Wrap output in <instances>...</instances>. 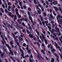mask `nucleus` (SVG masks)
<instances>
[{"instance_id": "1", "label": "nucleus", "mask_w": 62, "mask_h": 62, "mask_svg": "<svg viewBox=\"0 0 62 62\" xmlns=\"http://www.w3.org/2000/svg\"><path fill=\"white\" fill-rule=\"evenodd\" d=\"M56 26V27H54V28L55 29H56V31H57V33H59L60 32V30L57 27V26L56 25V23H54L53 24V25L52 26L53 28H54V27Z\"/></svg>"}, {"instance_id": "2", "label": "nucleus", "mask_w": 62, "mask_h": 62, "mask_svg": "<svg viewBox=\"0 0 62 62\" xmlns=\"http://www.w3.org/2000/svg\"><path fill=\"white\" fill-rule=\"evenodd\" d=\"M6 46H7V47H8V48L9 51H10H10H11V47L10 46H9V45H8L7 44H6Z\"/></svg>"}, {"instance_id": "3", "label": "nucleus", "mask_w": 62, "mask_h": 62, "mask_svg": "<svg viewBox=\"0 0 62 62\" xmlns=\"http://www.w3.org/2000/svg\"><path fill=\"white\" fill-rule=\"evenodd\" d=\"M28 25L29 26H30L29 27V29L30 32H32V31H32V27H31V26H30V24H29L28 23Z\"/></svg>"}, {"instance_id": "4", "label": "nucleus", "mask_w": 62, "mask_h": 62, "mask_svg": "<svg viewBox=\"0 0 62 62\" xmlns=\"http://www.w3.org/2000/svg\"><path fill=\"white\" fill-rule=\"evenodd\" d=\"M20 50L21 52L22 53V54H21V56L22 57L23 56H24V53H23V50H22V49L21 48L20 49Z\"/></svg>"}, {"instance_id": "5", "label": "nucleus", "mask_w": 62, "mask_h": 62, "mask_svg": "<svg viewBox=\"0 0 62 62\" xmlns=\"http://www.w3.org/2000/svg\"><path fill=\"white\" fill-rule=\"evenodd\" d=\"M36 31L38 35V36H39V31H38V30L37 29H36Z\"/></svg>"}, {"instance_id": "6", "label": "nucleus", "mask_w": 62, "mask_h": 62, "mask_svg": "<svg viewBox=\"0 0 62 62\" xmlns=\"http://www.w3.org/2000/svg\"><path fill=\"white\" fill-rule=\"evenodd\" d=\"M59 10L60 11L61 14H62V8H61V7H59Z\"/></svg>"}, {"instance_id": "7", "label": "nucleus", "mask_w": 62, "mask_h": 62, "mask_svg": "<svg viewBox=\"0 0 62 62\" xmlns=\"http://www.w3.org/2000/svg\"><path fill=\"white\" fill-rule=\"evenodd\" d=\"M48 28H49V31H50V32H52V31H51V29H52V28L51 27L49 26H48Z\"/></svg>"}, {"instance_id": "8", "label": "nucleus", "mask_w": 62, "mask_h": 62, "mask_svg": "<svg viewBox=\"0 0 62 62\" xmlns=\"http://www.w3.org/2000/svg\"><path fill=\"white\" fill-rule=\"evenodd\" d=\"M39 18H41V21H44V20L42 18V16H41V15H40L39 16Z\"/></svg>"}, {"instance_id": "9", "label": "nucleus", "mask_w": 62, "mask_h": 62, "mask_svg": "<svg viewBox=\"0 0 62 62\" xmlns=\"http://www.w3.org/2000/svg\"><path fill=\"white\" fill-rule=\"evenodd\" d=\"M29 36L31 39H32V38H34L33 36L32 35H31V34H29Z\"/></svg>"}, {"instance_id": "10", "label": "nucleus", "mask_w": 62, "mask_h": 62, "mask_svg": "<svg viewBox=\"0 0 62 62\" xmlns=\"http://www.w3.org/2000/svg\"><path fill=\"white\" fill-rule=\"evenodd\" d=\"M28 14L29 15V18L32 17H31V15H30V13L29 12H28Z\"/></svg>"}, {"instance_id": "11", "label": "nucleus", "mask_w": 62, "mask_h": 62, "mask_svg": "<svg viewBox=\"0 0 62 62\" xmlns=\"http://www.w3.org/2000/svg\"><path fill=\"white\" fill-rule=\"evenodd\" d=\"M14 18H15L14 19V21H15V20H17V16L16 15H15Z\"/></svg>"}, {"instance_id": "12", "label": "nucleus", "mask_w": 62, "mask_h": 62, "mask_svg": "<svg viewBox=\"0 0 62 62\" xmlns=\"http://www.w3.org/2000/svg\"><path fill=\"white\" fill-rule=\"evenodd\" d=\"M22 32L23 33H24L25 32V33H26V31H25V29L22 30Z\"/></svg>"}, {"instance_id": "13", "label": "nucleus", "mask_w": 62, "mask_h": 62, "mask_svg": "<svg viewBox=\"0 0 62 62\" xmlns=\"http://www.w3.org/2000/svg\"><path fill=\"white\" fill-rule=\"evenodd\" d=\"M29 19L31 21V22L33 23V19H32V17H30L29 18Z\"/></svg>"}, {"instance_id": "14", "label": "nucleus", "mask_w": 62, "mask_h": 62, "mask_svg": "<svg viewBox=\"0 0 62 62\" xmlns=\"http://www.w3.org/2000/svg\"><path fill=\"white\" fill-rule=\"evenodd\" d=\"M18 39H20L21 41H22V40H23V39L22 38L20 37H18Z\"/></svg>"}, {"instance_id": "15", "label": "nucleus", "mask_w": 62, "mask_h": 62, "mask_svg": "<svg viewBox=\"0 0 62 62\" xmlns=\"http://www.w3.org/2000/svg\"><path fill=\"white\" fill-rule=\"evenodd\" d=\"M26 31L27 33L28 34H31V32L29 31V30H26Z\"/></svg>"}, {"instance_id": "16", "label": "nucleus", "mask_w": 62, "mask_h": 62, "mask_svg": "<svg viewBox=\"0 0 62 62\" xmlns=\"http://www.w3.org/2000/svg\"><path fill=\"white\" fill-rule=\"evenodd\" d=\"M10 53H11V55L13 56L14 55V54H13V52L12 51H10Z\"/></svg>"}, {"instance_id": "17", "label": "nucleus", "mask_w": 62, "mask_h": 62, "mask_svg": "<svg viewBox=\"0 0 62 62\" xmlns=\"http://www.w3.org/2000/svg\"><path fill=\"white\" fill-rule=\"evenodd\" d=\"M11 15H12V13L11 12H10L9 14H8V15L10 17L11 16Z\"/></svg>"}, {"instance_id": "18", "label": "nucleus", "mask_w": 62, "mask_h": 62, "mask_svg": "<svg viewBox=\"0 0 62 62\" xmlns=\"http://www.w3.org/2000/svg\"><path fill=\"white\" fill-rule=\"evenodd\" d=\"M52 60L51 61V62H54V59L53 58H52Z\"/></svg>"}, {"instance_id": "19", "label": "nucleus", "mask_w": 62, "mask_h": 62, "mask_svg": "<svg viewBox=\"0 0 62 62\" xmlns=\"http://www.w3.org/2000/svg\"><path fill=\"white\" fill-rule=\"evenodd\" d=\"M28 10L29 11H31V10H32V9L30 8H28Z\"/></svg>"}, {"instance_id": "20", "label": "nucleus", "mask_w": 62, "mask_h": 62, "mask_svg": "<svg viewBox=\"0 0 62 62\" xmlns=\"http://www.w3.org/2000/svg\"><path fill=\"white\" fill-rule=\"evenodd\" d=\"M37 12H38L39 14H41V12H40L39 10H37Z\"/></svg>"}, {"instance_id": "21", "label": "nucleus", "mask_w": 62, "mask_h": 62, "mask_svg": "<svg viewBox=\"0 0 62 62\" xmlns=\"http://www.w3.org/2000/svg\"><path fill=\"white\" fill-rule=\"evenodd\" d=\"M5 11L6 13H9V12H8V10L7 9H5Z\"/></svg>"}, {"instance_id": "22", "label": "nucleus", "mask_w": 62, "mask_h": 62, "mask_svg": "<svg viewBox=\"0 0 62 62\" xmlns=\"http://www.w3.org/2000/svg\"><path fill=\"white\" fill-rule=\"evenodd\" d=\"M15 10L16 12V13L18 12V9H17V8H16L15 9Z\"/></svg>"}, {"instance_id": "23", "label": "nucleus", "mask_w": 62, "mask_h": 62, "mask_svg": "<svg viewBox=\"0 0 62 62\" xmlns=\"http://www.w3.org/2000/svg\"><path fill=\"white\" fill-rule=\"evenodd\" d=\"M26 44H25V43H24L23 44V47H26Z\"/></svg>"}, {"instance_id": "24", "label": "nucleus", "mask_w": 62, "mask_h": 62, "mask_svg": "<svg viewBox=\"0 0 62 62\" xmlns=\"http://www.w3.org/2000/svg\"><path fill=\"white\" fill-rule=\"evenodd\" d=\"M45 41V43L46 45H47V44H48V42H47V40H46Z\"/></svg>"}, {"instance_id": "25", "label": "nucleus", "mask_w": 62, "mask_h": 62, "mask_svg": "<svg viewBox=\"0 0 62 62\" xmlns=\"http://www.w3.org/2000/svg\"><path fill=\"white\" fill-rule=\"evenodd\" d=\"M41 8L42 11H44V8H43V6H42V7Z\"/></svg>"}, {"instance_id": "26", "label": "nucleus", "mask_w": 62, "mask_h": 62, "mask_svg": "<svg viewBox=\"0 0 62 62\" xmlns=\"http://www.w3.org/2000/svg\"><path fill=\"white\" fill-rule=\"evenodd\" d=\"M31 16L32 17H34V16H33V13H32V12L31 11Z\"/></svg>"}, {"instance_id": "27", "label": "nucleus", "mask_w": 62, "mask_h": 62, "mask_svg": "<svg viewBox=\"0 0 62 62\" xmlns=\"http://www.w3.org/2000/svg\"><path fill=\"white\" fill-rule=\"evenodd\" d=\"M1 42L2 44H3V45L4 46H5V44L4 43V42H3V40H1Z\"/></svg>"}, {"instance_id": "28", "label": "nucleus", "mask_w": 62, "mask_h": 62, "mask_svg": "<svg viewBox=\"0 0 62 62\" xmlns=\"http://www.w3.org/2000/svg\"><path fill=\"white\" fill-rule=\"evenodd\" d=\"M2 6L4 8H5V6L4 4H2Z\"/></svg>"}, {"instance_id": "29", "label": "nucleus", "mask_w": 62, "mask_h": 62, "mask_svg": "<svg viewBox=\"0 0 62 62\" xmlns=\"http://www.w3.org/2000/svg\"><path fill=\"white\" fill-rule=\"evenodd\" d=\"M45 23H44V22L42 21V24H43V25H45Z\"/></svg>"}, {"instance_id": "30", "label": "nucleus", "mask_w": 62, "mask_h": 62, "mask_svg": "<svg viewBox=\"0 0 62 62\" xmlns=\"http://www.w3.org/2000/svg\"><path fill=\"white\" fill-rule=\"evenodd\" d=\"M22 25L24 27L25 26V24L23 22L22 23Z\"/></svg>"}, {"instance_id": "31", "label": "nucleus", "mask_w": 62, "mask_h": 62, "mask_svg": "<svg viewBox=\"0 0 62 62\" xmlns=\"http://www.w3.org/2000/svg\"><path fill=\"white\" fill-rule=\"evenodd\" d=\"M31 53V50H28V53L30 54V53Z\"/></svg>"}, {"instance_id": "32", "label": "nucleus", "mask_w": 62, "mask_h": 62, "mask_svg": "<svg viewBox=\"0 0 62 62\" xmlns=\"http://www.w3.org/2000/svg\"><path fill=\"white\" fill-rule=\"evenodd\" d=\"M54 2L55 3H56V5H57L58 4V2H57V1L54 0Z\"/></svg>"}, {"instance_id": "33", "label": "nucleus", "mask_w": 62, "mask_h": 62, "mask_svg": "<svg viewBox=\"0 0 62 62\" xmlns=\"http://www.w3.org/2000/svg\"><path fill=\"white\" fill-rule=\"evenodd\" d=\"M2 40L5 43H6V41H5V39H2Z\"/></svg>"}, {"instance_id": "34", "label": "nucleus", "mask_w": 62, "mask_h": 62, "mask_svg": "<svg viewBox=\"0 0 62 62\" xmlns=\"http://www.w3.org/2000/svg\"><path fill=\"white\" fill-rule=\"evenodd\" d=\"M45 23H48V20L46 21H45Z\"/></svg>"}, {"instance_id": "35", "label": "nucleus", "mask_w": 62, "mask_h": 62, "mask_svg": "<svg viewBox=\"0 0 62 62\" xmlns=\"http://www.w3.org/2000/svg\"><path fill=\"white\" fill-rule=\"evenodd\" d=\"M12 24L14 25V24H16V23H14V22L12 23V24H11V25H12Z\"/></svg>"}, {"instance_id": "36", "label": "nucleus", "mask_w": 62, "mask_h": 62, "mask_svg": "<svg viewBox=\"0 0 62 62\" xmlns=\"http://www.w3.org/2000/svg\"><path fill=\"white\" fill-rule=\"evenodd\" d=\"M37 57L39 60H41V59H40V57H39V56L38 55H37Z\"/></svg>"}, {"instance_id": "37", "label": "nucleus", "mask_w": 62, "mask_h": 62, "mask_svg": "<svg viewBox=\"0 0 62 62\" xmlns=\"http://www.w3.org/2000/svg\"><path fill=\"white\" fill-rule=\"evenodd\" d=\"M41 52L43 53L44 54H45V52H44V51H43V50H42L41 51Z\"/></svg>"}, {"instance_id": "38", "label": "nucleus", "mask_w": 62, "mask_h": 62, "mask_svg": "<svg viewBox=\"0 0 62 62\" xmlns=\"http://www.w3.org/2000/svg\"><path fill=\"white\" fill-rule=\"evenodd\" d=\"M34 2L35 4V5H37V3L36 2V0H34Z\"/></svg>"}, {"instance_id": "39", "label": "nucleus", "mask_w": 62, "mask_h": 62, "mask_svg": "<svg viewBox=\"0 0 62 62\" xmlns=\"http://www.w3.org/2000/svg\"><path fill=\"white\" fill-rule=\"evenodd\" d=\"M1 11H2L3 13H4V11H3V9L1 8Z\"/></svg>"}, {"instance_id": "40", "label": "nucleus", "mask_w": 62, "mask_h": 62, "mask_svg": "<svg viewBox=\"0 0 62 62\" xmlns=\"http://www.w3.org/2000/svg\"><path fill=\"white\" fill-rule=\"evenodd\" d=\"M43 14H44V16H45V17H46V14L45 13V12H44Z\"/></svg>"}, {"instance_id": "41", "label": "nucleus", "mask_w": 62, "mask_h": 62, "mask_svg": "<svg viewBox=\"0 0 62 62\" xmlns=\"http://www.w3.org/2000/svg\"><path fill=\"white\" fill-rule=\"evenodd\" d=\"M29 60L30 62H32V60L31 58L29 59Z\"/></svg>"}, {"instance_id": "42", "label": "nucleus", "mask_w": 62, "mask_h": 62, "mask_svg": "<svg viewBox=\"0 0 62 62\" xmlns=\"http://www.w3.org/2000/svg\"><path fill=\"white\" fill-rule=\"evenodd\" d=\"M38 41H39V43H41V41L39 39L38 40Z\"/></svg>"}, {"instance_id": "43", "label": "nucleus", "mask_w": 62, "mask_h": 62, "mask_svg": "<svg viewBox=\"0 0 62 62\" xmlns=\"http://www.w3.org/2000/svg\"><path fill=\"white\" fill-rule=\"evenodd\" d=\"M12 42V41H10V43L11 45H12L13 44V43H12V42Z\"/></svg>"}, {"instance_id": "44", "label": "nucleus", "mask_w": 62, "mask_h": 62, "mask_svg": "<svg viewBox=\"0 0 62 62\" xmlns=\"http://www.w3.org/2000/svg\"><path fill=\"white\" fill-rule=\"evenodd\" d=\"M53 35L55 37H56V35H55V33H53Z\"/></svg>"}, {"instance_id": "45", "label": "nucleus", "mask_w": 62, "mask_h": 62, "mask_svg": "<svg viewBox=\"0 0 62 62\" xmlns=\"http://www.w3.org/2000/svg\"><path fill=\"white\" fill-rule=\"evenodd\" d=\"M37 44L38 45V46H40V44H39V42H37Z\"/></svg>"}, {"instance_id": "46", "label": "nucleus", "mask_w": 62, "mask_h": 62, "mask_svg": "<svg viewBox=\"0 0 62 62\" xmlns=\"http://www.w3.org/2000/svg\"><path fill=\"white\" fill-rule=\"evenodd\" d=\"M20 11H21V12H22V13H24V12L23 10H22H22H21Z\"/></svg>"}, {"instance_id": "47", "label": "nucleus", "mask_w": 62, "mask_h": 62, "mask_svg": "<svg viewBox=\"0 0 62 62\" xmlns=\"http://www.w3.org/2000/svg\"><path fill=\"white\" fill-rule=\"evenodd\" d=\"M31 58H33V56H32V54H31Z\"/></svg>"}, {"instance_id": "48", "label": "nucleus", "mask_w": 62, "mask_h": 62, "mask_svg": "<svg viewBox=\"0 0 62 62\" xmlns=\"http://www.w3.org/2000/svg\"><path fill=\"white\" fill-rule=\"evenodd\" d=\"M16 13L17 15H19V14L18 12H17V13Z\"/></svg>"}, {"instance_id": "49", "label": "nucleus", "mask_w": 62, "mask_h": 62, "mask_svg": "<svg viewBox=\"0 0 62 62\" xmlns=\"http://www.w3.org/2000/svg\"><path fill=\"white\" fill-rule=\"evenodd\" d=\"M10 17H11L12 18H13V17H14V15L13 14L12 15H11V16Z\"/></svg>"}, {"instance_id": "50", "label": "nucleus", "mask_w": 62, "mask_h": 62, "mask_svg": "<svg viewBox=\"0 0 62 62\" xmlns=\"http://www.w3.org/2000/svg\"><path fill=\"white\" fill-rule=\"evenodd\" d=\"M59 20L60 21V22H62V19H60V18H59Z\"/></svg>"}, {"instance_id": "51", "label": "nucleus", "mask_w": 62, "mask_h": 62, "mask_svg": "<svg viewBox=\"0 0 62 62\" xmlns=\"http://www.w3.org/2000/svg\"><path fill=\"white\" fill-rule=\"evenodd\" d=\"M12 11L15 12V10H14V8H13L12 9Z\"/></svg>"}, {"instance_id": "52", "label": "nucleus", "mask_w": 62, "mask_h": 62, "mask_svg": "<svg viewBox=\"0 0 62 62\" xmlns=\"http://www.w3.org/2000/svg\"><path fill=\"white\" fill-rule=\"evenodd\" d=\"M8 5L9 6V5H11V3L10 2H9L8 3Z\"/></svg>"}, {"instance_id": "53", "label": "nucleus", "mask_w": 62, "mask_h": 62, "mask_svg": "<svg viewBox=\"0 0 62 62\" xmlns=\"http://www.w3.org/2000/svg\"><path fill=\"white\" fill-rule=\"evenodd\" d=\"M16 26H18L19 25H18V24L17 23H16Z\"/></svg>"}, {"instance_id": "54", "label": "nucleus", "mask_w": 62, "mask_h": 62, "mask_svg": "<svg viewBox=\"0 0 62 62\" xmlns=\"http://www.w3.org/2000/svg\"><path fill=\"white\" fill-rule=\"evenodd\" d=\"M26 50H27V51H28V50H29V48L28 47H26Z\"/></svg>"}, {"instance_id": "55", "label": "nucleus", "mask_w": 62, "mask_h": 62, "mask_svg": "<svg viewBox=\"0 0 62 62\" xmlns=\"http://www.w3.org/2000/svg\"><path fill=\"white\" fill-rule=\"evenodd\" d=\"M51 41L53 43V44H54V42L53 40H51Z\"/></svg>"}, {"instance_id": "56", "label": "nucleus", "mask_w": 62, "mask_h": 62, "mask_svg": "<svg viewBox=\"0 0 62 62\" xmlns=\"http://www.w3.org/2000/svg\"><path fill=\"white\" fill-rule=\"evenodd\" d=\"M59 50L60 51L61 53H62V51L61 50V48H60L59 49Z\"/></svg>"}, {"instance_id": "57", "label": "nucleus", "mask_w": 62, "mask_h": 62, "mask_svg": "<svg viewBox=\"0 0 62 62\" xmlns=\"http://www.w3.org/2000/svg\"><path fill=\"white\" fill-rule=\"evenodd\" d=\"M48 53L50 55H51V53H50V52L49 51H48Z\"/></svg>"}, {"instance_id": "58", "label": "nucleus", "mask_w": 62, "mask_h": 62, "mask_svg": "<svg viewBox=\"0 0 62 62\" xmlns=\"http://www.w3.org/2000/svg\"><path fill=\"white\" fill-rule=\"evenodd\" d=\"M49 19L50 20V21H51V20H52V18L51 17H49Z\"/></svg>"}, {"instance_id": "59", "label": "nucleus", "mask_w": 62, "mask_h": 62, "mask_svg": "<svg viewBox=\"0 0 62 62\" xmlns=\"http://www.w3.org/2000/svg\"><path fill=\"white\" fill-rule=\"evenodd\" d=\"M21 16L20 15H19V16H18V17L19 18V19H20V18H21Z\"/></svg>"}, {"instance_id": "60", "label": "nucleus", "mask_w": 62, "mask_h": 62, "mask_svg": "<svg viewBox=\"0 0 62 62\" xmlns=\"http://www.w3.org/2000/svg\"><path fill=\"white\" fill-rule=\"evenodd\" d=\"M16 44L17 45H20V44H19V43L18 42Z\"/></svg>"}, {"instance_id": "61", "label": "nucleus", "mask_w": 62, "mask_h": 62, "mask_svg": "<svg viewBox=\"0 0 62 62\" xmlns=\"http://www.w3.org/2000/svg\"><path fill=\"white\" fill-rule=\"evenodd\" d=\"M16 53H17V52H14V54H15L16 55L17 54H16Z\"/></svg>"}, {"instance_id": "62", "label": "nucleus", "mask_w": 62, "mask_h": 62, "mask_svg": "<svg viewBox=\"0 0 62 62\" xmlns=\"http://www.w3.org/2000/svg\"><path fill=\"white\" fill-rule=\"evenodd\" d=\"M12 35L13 37H15V35H14V34L13 33H12Z\"/></svg>"}, {"instance_id": "63", "label": "nucleus", "mask_w": 62, "mask_h": 62, "mask_svg": "<svg viewBox=\"0 0 62 62\" xmlns=\"http://www.w3.org/2000/svg\"><path fill=\"white\" fill-rule=\"evenodd\" d=\"M8 8L9 9H10V8H11V7L10 6H8Z\"/></svg>"}, {"instance_id": "64", "label": "nucleus", "mask_w": 62, "mask_h": 62, "mask_svg": "<svg viewBox=\"0 0 62 62\" xmlns=\"http://www.w3.org/2000/svg\"><path fill=\"white\" fill-rule=\"evenodd\" d=\"M1 56H2V57H4V55H3V54H1Z\"/></svg>"}]
</instances>
